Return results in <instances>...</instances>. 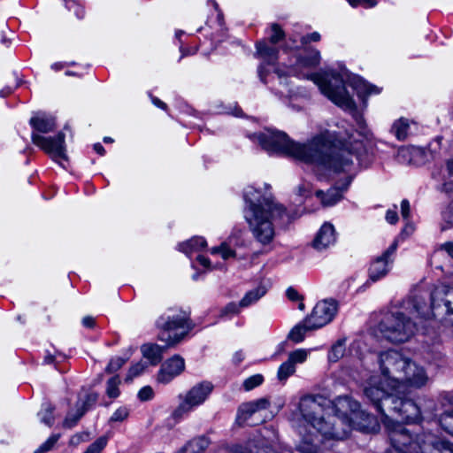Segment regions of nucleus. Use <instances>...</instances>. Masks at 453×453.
<instances>
[{
	"instance_id": "39448f33",
	"label": "nucleus",
	"mask_w": 453,
	"mask_h": 453,
	"mask_svg": "<svg viewBox=\"0 0 453 453\" xmlns=\"http://www.w3.org/2000/svg\"><path fill=\"white\" fill-rule=\"evenodd\" d=\"M253 137L265 150L270 153L285 154L307 164L312 160L322 161L321 157L313 154V150H317L314 138L307 143L301 144L290 140L284 132L270 129L254 134Z\"/></svg>"
},
{
	"instance_id": "5701e85b",
	"label": "nucleus",
	"mask_w": 453,
	"mask_h": 453,
	"mask_svg": "<svg viewBox=\"0 0 453 453\" xmlns=\"http://www.w3.org/2000/svg\"><path fill=\"white\" fill-rule=\"evenodd\" d=\"M30 124L35 130L41 133H49L56 127L54 119L46 116L33 117L30 119Z\"/></svg>"
},
{
	"instance_id": "0e129e2a",
	"label": "nucleus",
	"mask_w": 453,
	"mask_h": 453,
	"mask_svg": "<svg viewBox=\"0 0 453 453\" xmlns=\"http://www.w3.org/2000/svg\"><path fill=\"white\" fill-rule=\"evenodd\" d=\"M94 149H95V150H96L98 154H100V155H104V147H103L100 143H96V144L94 145Z\"/></svg>"
},
{
	"instance_id": "3c124183",
	"label": "nucleus",
	"mask_w": 453,
	"mask_h": 453,
	"mask_svg": "<svg viewBox=\"0 0 453 453\" xmlns=\"http://www.w3.org/2000/svg\"><path fill=\"white\" fill-rule=\"evenodd\" d=\"M390 442H391V445L393 446V449L391 450H388L387 453H411L410 449L411 448L410 446L411 445H396L395 443H394L392 441V440H390Z\"/></svg>"
},
{
	"instance_id": "7ed1b4c3",
	"label": "nucleus",
	"mask_w": 453,
	"mask_h": 453,
	"mask_svg": "<svg viewBox=\"0 0 453 453\" xmlns=\"http://www.w3.org/2000/svg\"><path fill=\"white\" fill-rule=\"evenodd\" d=\"M380 372L393 388L401 385L420 388L428 381L425 369L395 349L377 354Z\"/></svg>"
},
{
	"instance_id": "8fccbe9b",
	"label": "nucleus",
	"mask_w": 453,
	"mask_h": 453,
	"mask_svg": "<svg viewBox=\"0 0 453 453\" xmlns=\"http://www.w3.org/2000/svg\"><path fill=\"white\" fill-rule=\"evenodd\" d=\"M153 396V390L150 387H143L138 393V397L141 401H148Z\"/></svg>"
},
{
	"instance_id": "412c9836",
	"label": "nucleus",
	"mask_w": 453,
	"mask_h": 453,
	"mask_svg": "<svg viewBox=\"0 0 453 453\" xmlns=\"http://www.w3.org/2000/svg\"><path fill=\"white\" fill-rule=\"evenodd\" d=\"M311 326V322H307V318H305L290 330L288 338L296 343L303 342L307 332L316 330Z\"/></svg>"
},
{
	"instance_id": "473e14b6",
	"label": "nucleus",
	"mask_w": 453,
	"mask_h": 453,
	"mask_svg": "<svg viewBox=\"0 0 453 453\" xmlns=\"http://www.w3.org/2000/svg\"><path fill=\"white\" fill-rule=\"evenodd\" d=\"M86 411H87V408H83L82 410H80V408H77L76 414L68 413L63 422V426L65 428H72L73 426H74L77 424L79 419L85 414Z\"/></svg>"
},
{
	"instance_id": "ea45409f",
	"label": "nucleus",
	"mask_w": 453,
	"mask_h": 453,
	"mask_svg": "<svg viewBox=\"0 0 453 453\" xmlns=\"http://www.w3.org/2000/svg\"><path fill=\"white\" fill-rule=\"evenodd\" d=\"M146 364L142 361L136 363L129 368L126 380H132L134 377L139 376L144 372Z\"/></svg>"
},
{
	"instance_id": "79ce46f5",
	"label": "nucleus",
	"mask_w": 453,
	"mask_h": 453,
	"mask_svg": "<svg viewBox=\"0 0 453 453\" xmlns=\"http://www.w3.org/2000/svg\"><path fill=\"white\" fill-rule=\"evenodd\" d=\"M242 307L240 306V303H236L234 302H231L227 303L224 308L220 311V317H226L231 315H236L240 312V309Z\"/></svg>"
},
{
	"instance_id": "e433bc0d",
	"label": "nucleus",
	"mask_w": 453,
	"mask_h": 453,
	"mask_svg": "<svg viewBox=\"0 0 453 453\" xmlns=\"http://www.w3.org/2000/svg\"><path fill=\"white\" fill-rule=\"evenodd\" d=\"M271 31H272V34L269 37V41L273 44H276L277 42H279L280 40H282L285 37L284 31L277 23H273L271 25Z\"/></svg>"
},
{
	"instance_id": "4d7b16f0",
	"label": "nucleus",
	"mask_w": 453,
	"mask_h": 453,
	"mask_svg": "<svg viewBox=\"0 0 453 453\" xmlns=\"http://www.w3.org/2000/svg\"><path fill=\"white\" fill-rule=\"evenodd\" d=\"M386 219L390 224H395L398 220V216L395 211H388L386 214Z\"/></svg>"
},
{
	"instance_id": "6e6d98bb",
	"label": "nucleus",
	"mask_w": 453,
	"mask_h": 453,
	"mask_svg": "<svg viewBox=\"0 0 453 453\" xmlns=\"http://www.w3.org/2000/svg\"><path fill=\"white\" fill-rule=\"evenodd\" d=\"M401 214L404 219L410 215V203L407 200H403L401 203Z\"/></svg>"
},
{
	"instance_id": "b1692460",
	"label": "nucleus",
	"mask_w": 453,
	"mask_h": 453,
	"mask_svg": "<svg viewBox=\"0 0 453 453\" xmlns=\"http://www.w3.org/2000/svg\"><path fill=\"white\" fill-rule=\"evenodd\" d=\"M257 50L258 54L268 63L274 64L278 58V50L274 47H270L264 41L257 42Z\"/></svg>"
},
{
	"instance_id": "4c0bfd02",
	"label": "nucleus",
	"mask_w": 453,
	"mask_h": 453,
	"mask_svg": "<svg viewBox=\"0 0 453 453\" xmlns=\"http://www.w3.org/2000/svg\"><path fill=\"white\" fill-rule=\"evenodd\" d=\"M107 444V437L101 436L86 449L84 453H101Z\"/></svg>"
},
{
	"instance_id": "2f4dec72",
	"label": "nucleus",
	"mask_w": 453,
	"mask_h": 453,
	"mask_svg": "<svg viewBox=\"0 0 453 453\" xmlns=\"http://www.w3.org/2000/svg\"><path fill=\"white\" fill-rule=\"evenodd\" d=\"M211 254H219L223 259L235 257V251L232 250L226 242H222L218 247H213L211 250Z\"/></svg>"
},
{
	"instance_id": "a211bd4d",
	"label": "nucleus",
	"mask_w": 453,
	"mask_h": 453,
	"mask_svg": "<svg viewBox=\"0 0 453 453\" xmlns=\"http://www.w3.org/2000/svg\"><path fill=\"white\" fill-rule=\"evenodd\" d=\"M335 242L334 228L331 224L325 223L319 229L314 242L315 249L321 250L326 249Z\"/></svg>"
},
{
	"instance_id": "72a5a7b5",
	"label": "nucleus",
	"mask_w": 453,
	"mask_h": 453,
	"mask_svg": "<svg viewBox=\"0 0 453 453\" xmlns=\"http://www.w3.org/2000/svg\"><path fill=\"white\" fill-rule=\"evenodd\" d=\"M439 423L446 432L453 434V411H445L440 417Z\"/></svg>"
},
{
	"instance_id": "6ab92c4d",
	"label": "nucleus",
	"mask_w": 453,
	"mask_h": 453,
	"mask_svg": "<svg viewBox=\"0 0 453 453\" xmlns=\"http://www.w3.org/2000/svg\"><path fill=\"white\" fill-rule=\"evenodd\" d=\"M269 407V401L266 398H260L256 401L242 403L238 411V418L246 420L255 412L265 410Z\"/></svg>"
},
{
	"instance_id": "c85d7f7f",
	"label": "nucleus",
	"mask_w": 453,
	"mask_h": 453,
	"mask_svg": "<svg viewBox=\"0 0 453 453\" xmlns=\"http://www.w3.org/2000/svg\"><path fill=\"white\" fill-rule=\"evenodd\" d=\"M346 351V339H339L331 348L328 353L330 362H337L341 359Z\"/></svg>"
},
{
	"instance_id": "49530a36",
	"label": "nucleus",
	"mask_w": 453,
	"mask_h": 453,
	"mask_svg": "<svg viewBox=\"0 0 453 453\" xmlns=\"http://www.w3.org/2000/svg\"><path fill=\"white\" fill-rule=\"evenodd\" d=\"M129 415V411L125 407H120L114 411L110 418V422H117L125 420Z\"/></svg>"
},
{
	"instance_id": "a18cd8bd",
	"label": "nucleus",
	"mask_w": 453,
	"mask_h": 453,
	"mask_svg": "<svg viewBox=\"0 0 453 453\" xmlns=\"http://www.w3.org/2000/svg\"><path fill=\"white\" fill-rule=\"evenodd\" d=\"M446 288H436L434 291L431 293V308L434 310L436 307L440 306L439 300H441V296L446 294Z\"/></svg>"
},
{
	"instance_id": "58836bf2",
	"label": "nucleus",
	"mask_w": 453,
	"mask_h": 453,
	"mask_svg": "<svg viewBox=\"0 0 453 453\" xmlns=\"http://www.w3.org/2000/svg\"><path fill=\"white\" fill-rule=\"evenodd\" d=\"M297 450L301 453H317V446L313 439L305 438L297 447Z\"/></svg>"
},
{
	"instance_id": "774afa93",
	"label": "nucleus",
	"mask_w": 453,
	"mask_h": 453,
	"mask_svg": "<svg viewBox=\"0 0 453 453\" xmlns=\"http://www.w3.org/2000/svg\"><path fill=\"white\" fill-rule=\"evenodd\" d=\"M448 169H449V172L450 173V174L453 175V160H451L448 163Z\"/></svg>"
},
{
	"instance_id": "ddd939ff",
	"label": "nucleus",
	"mask_w": 453,
	"mask_h": 453,
	"mask_svg": "<svg viewBox=\"0 0 453 453\" xmlns=\"http://www.w3.org/2000/svg\"><path fill=\"white\" fill-rule=\"evenodd\" d=\"M33 142L50 154L55 159H67L65 148V134L58 133L55 137H44L37 134H32Z\"/></svg>"
},
{
	"instance_id": "c756f323",
	"label": "nucleus",
	"mask_w": 453,
	"mask_h": 453,
	"mask_svg": "<svg viewBox=\"0 0 453 453\" xmlns=\"http://www.w3.org/2000/svg\"><path fill=\"white\" fill-rule=\"evenodd\" d=\"M53 411L54 407L50 403H46L42 404V409L38 413L41 421L48 426H51L54 423Z\"/></svg>"
},
{
	"instance_id": "9d476101",
	"label": "nucleus",
	"mask_w": 453,
	"mask_h": 453,
	"mask_svg": "<svg viewBox=\"0 0 453 453\" xmlns=\"http://www.w3.org/2000/svg\"><path fill=\"white\" fill-rule=\"evenodd\" d=\"M328 405L329 401L320 395L304 396L299 403V410L304 420L321 434L322 431L319 427L320 421L323 422L324 426H331L328 422Z\"/></svg>"
},
{
	"instance_id": "393cba45",
	"label": "nucleus",
	"mask_w": 453,
	"mask_h": 453,
	"mask_svg": "<svg viewBox=\"0 0 453 453\" xmlns=\"http://www.w3.org/2000/svg\"><path fill=\"white\" fill-rule=\"evenodd\" d=\"M210 444V441L205 436L194 438L188 441L183 448V451L189 453H201Z\"/></svg>"
},
{
	"instance_id": "bb28decb",
	"label": "nucleus",
	"mask_w": 453,
	"mask_h": 453,
	"mask_svg": "<svg viewBox=\"0 0 453 453\" xmlns=\"http://www.w3.org/2000/svg\"><path fill=\"white\" fill-rule=\"evenodd\" d=\"M206 241L203 237H193L190 240L180 244V250L188 254L193 251L200 250L206 246Z\"/></svg>"
},
{
	"instance_id": "c9c22d12",
	"label": "nucleus",
	"mask_w": 453,
	"mask_h": 453,
	"mask_svg": "<svg viewBox=\"0 0 453 453\" xmlns=\"http://www.w3.org/2000/svg\"><path fill=\"white\" fill-rule=\"evenodd\" d=\"M308 356V352L305 349H299L295 351H292L288 355V360L296 366V364H302L303 363Z\"/></svg>"
},
{
	"instance_id": "864d4df0",
	"label": "nucleus",
	"mask_w": 453,
	"mask_h": 453,
	"mask_svg": "<svg viewBox=\"0 0 453 453\" xmlns=\"http://www.w3.org/2000/svg\"><path fill=\"white\" fill-rule=\"evenodd\" d=\"M320 40V35L318 32H313L310 35H304L301 38L303 44H307L310 42H318Z\"/></svg>"
},
{
	"instance_id": "1a4fd4ad",
	"label": "nucleus",
	"mask_w": 453,
	"mask_h": 453,
	"mask_svg": "<svg viewBox=\"0 0 453 453\" xmlns=\"http://www.w3.org/2000/svg\"><path fill=\"white\" fill-rule=\"evenodd\" d=\"M415 323L403 312H395L388 316L380 324V331L391 342H407L415 333Z\"/></svg>"
},
{
	"instance_id": "338daca9",
	"label": "nucleus",
	"mask_w": 453,
	"mask_h": 453,
	"mask_svg": "<svg viewBox=\"0 0 453 453\" xmlns=\"http://www.w3.org/2000/svg\"><path fill=\"white\" fill-rule=\"evenodd\" d=\"M363 2L366 4L367 7H372L376 4L374 0H363Z\"/></svg>"
},
{
	"instance_id": "a19ab883",
	"label": "nucleus",
	"mask_w": 453,
	"mask_h": 453,
	"mask_svg": "<svg viewBox=\"0 0 453 453\" xmlns=\"http://www.w3.org/2000/svg\"><path fill=\"white\" fill-rule=\"evenodd\" d=\"M59 439V434L51 435L42 445H41L34 453H46L52 449Z\"/></svg>"
},
{
	"instance_id": "5fc2aeb1",
	"label": "nucleus",
	"mask_w": 453,
	"mask_h": 453,
	"mask_svg": "<svg viewBox=\"0 0 453 453\" xmlns=\"http://www.w3.org/2000/svg\"><path fill=\"white\" fill-rule=\"evenodd\" d=\"M411 302H412L413 308H414L415 311L418 315L425 317L426 316V313L424 311L425 303H421L417 297L413 298Z\"/></svg>"
},
{
	"instance_id": "f03ea898",
	"label": "nucleus",
	"mask_w": 453,
	"mask_h": 453,
	"mask_svg": "<svg viewBox=\"0 0 453 453\" xmlns=\"http://www.w3.org/2000/svg\"><path fill=\"white\" fill-rule=\"evenodd\" d=\"M365 395L383 415L382 422L388 431L391 440L393 433L407 430L400 422H417L421 418L419 407L410 398L388 394L377 386H367L364 389Z\"/></svg>"
},
{
	"instance_id": "69168bd1",
	"label": "nucleus",
	"mask_w": 453,
	"mask_h": 453,
	"mask_svg": "<svg viewBox=\"0 0 453 453\" xmlns=\"http://www.w3.org/2000/svg\"><path fill=\"white\" fill-rule=\"evenodd\" d=\"M54 360H55V357L53 355H51V354H48L44 357V361L47 364H51V363L54 362Z\"/></svg>"
},
{
	"instance_id": "37998d69",
	"label": "nucleus",
	"mask_w": 453,
	"mask_h": 453,
	"mask_svg": "<svg viewBox=\"0 0 453 453\" xmlns=\"http://www.w3.org/2000/svg\"><path fill=\"white\" fill-rule=\"evenodd\" d=\"M263 382V376L260 374L253 375L244 380L243 386L246 390H251L257 386H259Z\"/></svg>"
},
{
	"instance_id": "6e6552de",
	"label": "nucleus",
	"mask_w": 453,
	"mask_h": 453,
	"mask_svg": "<svg viewBox=\"0 0 453 453\" xmlns=\"http://www.w3.org/2000/svg\"><path fill=\"white\" fill-rule=\"evenodd\" d=\"M309 79L314 81L320 91L334 104L346 109L355 110L356 104L344 86V79L338 73L320 75L312 73Z\"/></svg>"
},
{
	"instance_id": "9b49d317",
	"label": "nucleus",
	"mask_w": 453,
	"mask_h": 453,
	"mask_svg": "<svg viewBox=\"0 0 453 453\" xmlns=\"http://www.w3.org/2000/svg\"><path fill=\"white\" fill-rule=\"evenodd\" d=\"M213 389L211 382L203 381L192 387L186 394L184 400L173 412L174 417H180L190 411L194 407L202 404Z\"/></svg>"
},
{
	"instance_id": "aec40b11",
	"label": "nucleus",
	"mask_w": 453,
	"mask_h": 453,
	"mask_svg": "<svg viewBox=\"0 0 453 453\" xmlns=\"http://www.w3.org/2000/svg\"><path fill=\"white\" fill-rule=\"evenodd\" d=\"M188 319V315L186 312H181L177 316L169 317L167 320L160 318L157 321V326L164 330V332H171L179 328H184Z\"/></svg>"
},
{
	"instance_id": "603ef678",
	"label": "nucleus",
	"mask_w": 453,
	"mask_h": 453,
	"mask_svg": "<svg viewBox=\"0 0 453 453\" xmlns=\"http://www.w3.org/2000/svg\"><path fill=\"white\" fill-rule=\"evenodd\" d=\"M287 297L293 302L303 301V296L292 287L288 288L286 291Z\"/></svg>"
},
{
	"instance_id": "f3484780",
	"label": "nucleus",
	"mask_w": 453,
	"mask_h": 453,
	"mask_svg": "<svg viewBox=\"0 0 453 453\" xmlns=\"http://www.w3.org/2000/svg\"><path fill=\"white\" fill-rule=\"evenodd\" d=\"M320 62V53L319 50L311 49L304 57L297 58L296 65L288 68L287 75H299L302 67H315Z\"/></svg>"
},
{
	"instance_id": "e2e57ef3",
	"label": "nucleus",
	"mask_w": 453,
	"mask_h": 453,
	"mask_svg": "<svg viewBox=\"0 0 453 453\" xmlns=\"http://www.w3.org/2000/svg\"><path fill=\"white\" fill-rule=\"evenodd\" d=\"M152 103L159 108H162V109L166 108V104L157 97H152Z\"/></svg>"
},
{
	"instance_id": "09e8293b",
	"label": "nucleus",
	"mask_w": 453,
	"mask_h": 453,
	"mask_svg": "<svg viewBox=\"0 0 453 453\" xmlns=\"http://www.w3.org/2000/svg\"><path fill=\"white\" fill-rule=\"evenodd\" d=\"M444 306L446 308L445 323L450 326H453V302L450 300L444 301Z\"/></svg>"
},
{
	"instance_id": "de8ad7c7",
	"label": "nucleus",
	"mask_w": 453,
	"mask_h": 453,
	"mask_svg": "<svg viewBox=\"0 0 453 453\" xmlns=\"http://www.w3.org/2000/svg\"><path fill=\"white\" fill-rule=\"evenodd\" d=\"M98 399V394L96 393H90L86 395L85 400L82 402L81 405H77V408H80V410H82L83 408H87V411L96 403V402Z\"/></svg>"
},
{
	"instance_id": "423d86ee",
	"label": "nucleus",
	"mask_w": 453,
	"mask_h": 453,
	"mask_svg": "<svg viewBox=\"0 0 453 453\" xmlns=\"http://www.w3.org/2000/svg\"><path fill=\"white\" fill-rule=\"evenodd\" d=\"M317 150H313L314 156L321 157L322 161L312 160L309 164L323 165L334 171H347L353 164V154L346 149H337L328 134H323L314 137Z\"/></svg>"
},
{
	"instance_id": "680f3d73",
	"label": "nucleus",
	"mask_w": 453,
	"mask_h": 453,
	"mask_svg": "<svg viewBox=\"0 0 453 453\" xmlns=\"http://www.w3.org/2000/svg\"><path fill=\"white\" fill-rule=\"evenodd\" d=\"M197 261L200 263V265H202L204 267H209L211 264L210 260L203 256H198Z\"/></svg>"
},
{
	"instance_id": "20e7f679",
	"label": "nucleus",
	"mask_w": 453,
	"mask_h": 453,
	"mask_svg": "<svg viewBox=\"0 0 453 453\" xmlns=\"http://www.w3.org/2000/svg\"><path fill=\"white\" fill-rule=\"evenodd\" d=\"M328 410L331 426H324L322 421L319 423L322 436L328 439L343 440L352 428L361 429L364 426L361 420L371 418L369 414L360 410L357 401L347 395L339 396L334 402L329 401Z\"/></svg>"
},
{
	"instance_id": "f257e3e1",
	"label": "nucleus",
	"mask_w": 453,
	"mask_h": 453,
	"mask_svg": "<svg viewBox=\"0 0 453 453\" xmlns=\"http://www.w3.org/2000/svg\"><path fill=\"white\" fill-rule=\"evenodd\" d=\"M256 191L246 190L244 197L249 203L245 219L254 239L262 245L270 244L275 236L277 224L289 223L286 207L272 196L257 197Z\"/></svg>"
},
{
	"instance_id": "f8f14e48",
	"label": "nucleus",
	"mask_w": 453,
	"mask_h": 453,
	"mask_svg": "<svg viewBox=\"0 0 453 453\" xmlns=\"http://www.w3.org/2000/svg\"><path fill=\"white\" fill-rule=\"evenodd\" d=\"M337 311V303L334 300H324L318 303L312 312L306 317L307 322H311V327L319 329L328 324Z\"/></svg>"
},
{
	"instance_id": "052dcab7",
	"label": "nucleus",
	"mask_w": 453,
	"mask_h": 453,
	"mask_svg": "<svg viewBox=\"0 0 453 453\" xmlns=\"http://www.w3.org/2000/svg\"><path fill=\"white\" fill-rule=\"evenodd\" d=\"M82 324L86 327H93L95 325V319H94V318H92L90 316H87V317L83 318Z\"/></svg>"
},
{
	"instance_id": "dca6fc26",
	"label": "nucleus",
	"mask_w": 453,
	"mask_h": 453,
	"mask_svg": "<svg viewBox=\"0 0 453 453\" xmlns=\"http://www.w3.org/2000/svg\"><path fill=\"white\" fill-rule=\"evenodd\" d=\"M185 370L184 358L179 355H174L166 359L161 365L157 376V380L162 384H167L175 377L181 374Z\"/></svg>"
},
{
	"instance_id": "f704fd0d",
	"label": "nucleus",
	"mask_w": 453,
	"mask_h": 453,
	"mask_svg": "<svg viewBox=\"0 0 453 453\" xmlns=\"http://www.w3.org/2000/svg\"><path fill=\"white\" fill-rule=\"evenodd\" d=\"M119 383L120 380L118 376L112 377L107 381L106 394L110 398H116L119 395Z\"/></svg>"
},
{
	"instance_id": "0eeeda50",
	"label": "nucleus",
	"mask_w": 453,
	"mask_h": 453,
	"mask_svg": "<svg viewBox=\"0 0 453 453\" xmlns=\"http://www.w3.org/2000/svg\"><path fill=\"white\" fill-rule=\"evenodd\" d=\"M391 440L396 445H411V453H453V444L438 440L432 434H421L413 436L408 430H400L391 435Z\"/></svg>"
},
{
	"instance_id": "13d9d810",
	"label": "nucleus",
	"mask_w": 453,
	"mask_h": 453,
	"mask_svg": "<svg viewBox=\"0 0 453 453\" xmlns=\"http://www.w3.org/2000/svg\"><path fill=\"white\" fill-rule=\"evenodd\" d=\"M440 250H445L449 256L453 258V242H446L442 244L440 248Z\"/></svg>"
},
{
	"instance_id": "cd10ccee",
	"label": "nucleus",
	"mask_w": 453,
	"mask_h": 453,
	"mask_svg": "<svg viewBox=\"0 0 453 453\" xmlns=\"http://www.w3.org/2000/svg\"><path fill=\"white\" fill-rule=\"evenodd\" d=\"M409 128V120L400 118L393 124L391 131L398 140H404L408 136Z\"/></svg>"
},
{
	"instance_id": "7c9ffc66",
	"label": "nucleus",
	"mask_w": 453,
	"mask_h": 453,
	"mask_svg": "<svg viewBox=\"0 0 453 453\" xmlns=\"http://www.w3.org/2000/svg\"><path fill=\"white\" fill-rule=\"evenodd\" d=\"M296 372V366H294L288 360L280 365L278 369L277 377L280 381L286 380L289 376L294 374Z\"/></svg>"
},
{
	"instance_id": "a878e982",
	"label": "nucleus",
	"mask_w": 453,
	"mask_h": 453,
	"mask_svg": "<svg viewBox=\"0 0 453 453\" xmlns=\"http://www.w3.org/2000/svg\"><path fill=\"white\" fill-rule=\"evenodd\" d=\"M266 293V289L263 286H259L250 291H249L243 298L240 301V306L242 308L248 307L252 303L258 301Z\"/></svg>"
},
{
	"instance_id": "4468645a",
	"label": "nucleus",
	"mask_w": 453,
	"mask_h": 453,
	"mask_svg": "<svg viewBox=\"0 0 453 453\" xmlns=\"http://www.w3.org/2000/svg\"><path fill=\"white\" fill-rule=\"evenodd\" d=\"M183 334H175L173 337L169 335L165 338L164 334L159 336L161 341H166L165 346H159L156 343H145L141 347L142 357L148 359L152 365H157L163 359V353L167 348L173 347L182 340Z\"/></svg>"
},
{
	"instance_id": "bf43d9fd",
	"label": "nucleus",
	"mask_w": 453,
	"mask_h": 453,
	"mask_svg": "<svg viewBox=\"0 0 453 453\" xmlns=\"http://www.w3.org/2000/svg\"><path fill=\"white\" fill-rule=\"evenodd\" d=\"M444 218L450 223L453 224V203H451L447 211L444 212Z\"/></svg>"
},
{
	"instance_id": "2eb2a0df",
	"label": "nucleus",
	"mask_w": 453,
	"mask_h": 453,
	"mask_svg": "<svg viewBox=\"0 0 453 453\" xmlns=\"http://www.w3.org/2000/svg\"><path fill=\"white\" fill-rule=\"evenodd\" d=\"M397 249V242L395 241L381 256L376 257L369 268V278L377 281L386 276L389 271L388 265L393 262L392 256Z\"/></svg>"
},
{
	"instance_id": "4be33fe9",
	"label": "nucleus",
	"mask_w": 453,
	"mask_h": 453,
	"mask_svg": "<svg viewBox=\"0 0 453 453\" xmlns=\"http://www.w3.org/2000/svg\"><path fill=\"white\" fill-rule=\"evenodd\" d=\"M347 188V186L343 189L338 188H333L324 193L322 190H318L316 196L321 199V203L324 206H332L342 199V193Z\"/></svg>"
},
{
	"instance_id": "c03bdc74",
	"label": "nucleus",
	"mask_w": 453,
	"mask_h": 453,
	"mask_svg": "<svg viewBox=\"0 0 453 453\" xmlns=\"http://www.w3.org/2000/svg\"><path fill=\"white\" fill-rule=\"evenodd\" d=\"M126 361H127L126 359L119 357L112 358L106 367V372L109 373H112V372L118 371L124 365Z\"/></svg>"
}]
</instances>
